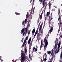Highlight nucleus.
<instances>
[{
  "mask_svg": "<svg viewBox=\"0 0 62 62\" xmlns=\"http://www.w3.org/2000/svg\"><path fill=\"white\" fill-rule=\"evenodd\" d=\"M61 18L60 19V22H61Z\"/></svg>",
  "mask_w": 62,
  "mask_h": 62,
  "instance_id": "obj_58",
  "label": "nucleus"
},
{
  "mask_svg": "<svg viewBox=\"0 0 62 62\" xmlns=\"http://www.w3.org/2000/svg\"><path fill=\"white\" fill-rule=\"evenodd\" d=\"M43 14V13L42 12L41 14L40 15V20L41 19H42V17Z\"/></svg>",
  "mask_w": 62,
  "mask_h": 62,
  "instance_id": "obj_10",
  "label": "nucleus"
},
{
  "mask_svg": "<svg viewBox=\"0 0 62 62\" xmlns=\"http://www.w3.org/2000/svg\"><path fill=\"white\" fill-rule=\"evenodd\" d=\"M59 31H60V30L59 29H58V33H59Z\"/></svg>",
  "mask_w": 62,
  "mask_h": 62,
  "instance_id": "obj_55",
  "label": "nucleus"
},
{
  "mask_svg": "<svg viewBox=\"0 0 62 62\" xmlns=\"http://www.w3.org/2000/svg\"><path fill=\"white\" fill-rule=\"evenodd\" d=\"M24 21L26 22L27 21V19H25Z\"/></svg>",
  "mask_w": 62,
  "mask_h": 62,
  "instance_id": "obj_49",
  "label": "nucleus"
},
{
  "mask_svg": "<svg viewBox=\"0 0 62 62\" xmlns=\"http://www.w3.org/2000/svg\"><path fill=\"white\" fill-rule=\"evenodd\" d=\"M55 8L54 9H52V11H54V9H55Z\"/></svg>",
  "mask_w": 62,
  "mask_h": 62,
  "instance_id": "obj_38",
  "label": "nucleus"
},
{
  "mask_svg": "<svg viewBox=\"0 0 62 62\" xmlns=\"http://www.w3.org/2000/svg\"><path fill=\"white\" fill-rule=\"evenodd\" d=\"M28 39V37L27 36L26 37L25 39L24 40V42H26V40H27Z\"/></svg>",
  "mask_w": 62,
  "mask_h": 62,
  "instance_id": "obj_7",
  "label": "nucleus"
},
{
  "mask_svg": "<svg viewBox=\"0 0 62 62\" xmlns=\"http://www.w3.org/2000/svg\"><path fill=\"white\" fill-rule=\"evenodd\" d=\"M35 51L36 52H37V48L36 47L35 49Z\"/></svg>",
  "mask_w": 62,
  "mask_h": 62,
  "instance_id": "obj_27",
  "label": "nucleus"
},
{
  "mask_svg": "<svg viewBox=\"0 0 62 62\" xmlns=\"http://www.w3.org/2000/svg\"><path fill=\"white\" fill-rule=\"evenodd\" d=\"M32 17H33V16H32V15H31L30 17V18H31V19H32Z\"/></svg>",
  "mask_w": 62,
  "mask_h": 62,
  "instance_id": "obj_48",
  "label": "nucleus"
},
{
  "mask_svg": "<svg viewBox=\"0 0 62 62\" xmlns=\"http://www.w3.org/2000/svg\"><path fill=\"white\" fill-rule=\"evenodd\" d=\"M30 55H30V54H29V58L30 57Z\"/></svg>",
  "mask_w": 62,
  "mask_h": 62,
  "instance_id": "obj_53",
  "label": "nucleus"
},
{
  "mask_svg": "<svg viewBox=\"0 0 62 62\" xmlns=\"http://www.w3.org/2000/svg\"><path fill=\"white\" fill-rule=\"evenodd\" d=\"M48 39H46V41L45 42L46 43H47V40Z\"/></svg>",
  "mask_w": 62,
  "mask_h": 62,
  "instance_id": "obj_40",
  "label": "nucleus"
},
{
  "mask_svg": "<svg viewBox=\"0 0 62 62\" xmlns=\"http://www.w3.org/2000/svg\"><path fill=\"white\" fill-rule=\"evenodd\" d=\"M58 11V12L59 13V14H60V10H59Z\"/></svg>",
  "mask_w": 62,
  "mask_h": 62,
  "instance_id": "obj_46",
  "label": "nucleus"
},
{
  "mask_svg": "<svg viewBox=\"0 0 62 62\" xmlns=\"http://www.w3.org/2000/svg\"><path fill=\"white\" fill-rule=\"evenodd\" d=\"M42 5H43V6H44V5H47V3L45 2V3H44V1H43L42 3Z\"/></svg>",
  "mask_w": 62,
  "mask_h": 62,
  "instance_id": "obj_8",
  "label": "nucleus"
},
{
  "mask_svg": "<svg viewBox=\"0 0 62 62\" xmlns=\"http://www.w3.org/2000/svg\"><path fill=\"white\" fill-rule=\"evenodd\" d=\"M47 60V59L46 58H45L44 59V61H46Z\"/></svg>",
  "mask_w": 62,
  "mask_h": 62,
  "instance_id": "obj_41",
  "label": "nucleus"
},
{
  "mask_svg": "<svg viewBox=\"0 0 62 62\" xmlns=\"http://www.w3.org/2000/svg\"><path fill=\"white\" fill-rule=\"evenodd\" d=\"M57 49H56L55 51V53H58L59 51H57Z\"/></svg>",
  "mask_w": 62,
  "mask_h": 62,
  "instance_id": "obj_28",
  "label": "nucleus"
},
{
  "mask_svg": "<svg viewBox=\"0 0 62 62\" xmlns=\"http://www.w3.org/2000/svg\"><path fill=\"white\" fill-rule=\"evenodd\" d=\"M25 43H26V42H24V43H23V45H22L23 47L24 46V45L25 44Z\"/></svg>",
  "mask_w": 62,
  "mask_h": 62,
  "instance_id": "obj_17",
  "label": "nucleus"
},
{
  "mask_svg": "<svg viewBox=\"0 0 62 62\" xmlns=\"http://www.w3.org/2000/svg\"><path fill=\"white\" fill-rule=\"evenodd\" d=\"M15 14L17 15H20V14L16 12Z\"/></svg>",
  "mask_w": 62,
  "mask_h": 62,
  "instance_id": "obj_25",
  "label": "nucleus"
},
{
  "mask_svg": "<svg viewBox=\"0 0 62 62\" xmlns=\"http://www.w3.org/2000/svg\"><path fill=\"white\" fill-rule=\"evenodd\" d=\"M50 15V12H47V16H49Z\"/></svg>",
  "mask_w": 62,
  "mask_h": 62,
  "instance_id": "obj_16",
  "label": "nucleus"
},
{
  "mask_svg": "<svg viewBox=\"0 0 62 62\" xmlns=\"http://www.w3.org/2000/svg\"><path fill=\"white\" fill-rule=\"evenodd\" d=\"M29 50H30V49H31V47L29 46Z\"/></svg>",
  "mask_w": 62,
  "mask_h": 62,
  "instance_id": "obj_56",
  "label": "nucleus"
},
{
  "mask_svg": "<svg viewBox=\"0 0 62 62\" xmlns=\"http://www.w3.org/2000/svg\"><path fill=\"white\" fill-rule=\"evenodd\" d=\"M1 60V62H3V60H2V59L1 60Z\"/></svg>",
  "mask_w": 62,
  "mask_h": 62,
  "instance_id": "obj_51",
  "label": "nucleus"
},
{
  "mask_svg": "<svg viewBox=\"0 0 62 62\" xmlns=\"http://www.w3.org/2000/svg\"><path fill=\"white\" fill-rule=\"evenodd\" d=\"M57 49V51H58H58H59L60 49Z\"/></svg>",
  "mask_w": 62,
  "mask_h": 62,
  "instance_id": "obj_57",
  "label": "nucleus"
},
{
  "mask_svg": "<svg viewBox=\"0 0 62 62\" xmlns=\"http://www.w3.org/2000/svg\"><path fill=\"white\" fill-rule=\"evenodd\" d=\"M39 2H41V3L42 2V0H39Z\"/></svg>",
  "mask_w": 62,
  "mask_h": 62,
  "instance_id": "obj_44",
  "label": "nucleus"
},
{
  "mask_svg": "<svg viewBox=\"0 0 62 62\" xmlns=\"http://www.w3.org/2000/svg\"><path fill=\"white\" fill-rule=\"evenodd\" d=\"M60 22V25H61V24H62V22L61 23V22Z\"/></svg>",
  "mask_w": 62,
  "mask_h": 62,
  "instance_id": "obj_37",
  "label": "nucleus"
},
{
  "mask_svg": "<svg viewBox=\"0 0 62 62\" xmlns=\"http://www.w3.org/2000/svg\"><path fill=\"white\" fill-rule=\"evenodd\" d=\"M35 29L34 28L32 30V34H34V33H35Z\"/></svg>",
  "mask_w": 62,
  "mask_h": 62,
  "instance_id": "obj_13",
  "label": "nucleus"
},
{
  "mask_svg": "<svg viewBox=\"0 0 62 62\" xmlns=\"http://www.w3.org/2000/svg\"><path fill=\"white\" fill-rule=\"evenodd\" d=\"M34 1H35V0H33L32 2L33 4L34 3Z\"/></svg>",
  "mask_w": 62,
  "mask_h": 62,
  "instance_id": "obj_42",
  "label": "nucleus"
},
{
  "mask_svg": "<svg viewBox=\"0 0 62 62\" xmlns=\"http://www.w3.org/2000/svg\"><path fill=\"white\" fill-rule=\"evenodd\" d=\"M54 26H52L51 27V28L50 29V30H49V31L50 32H48V34H51V32L52 31H53V28H54L53 27Z\"/></svg>",
  "mask_w": 62,
  "mask_h": 62,
  "instance_id": "obj_3",
  "label": "nucleus"
},
{
  "mask_svg": "<svg viewBox=\"0 0 62 62\" xmlns=\"http://www.w3.org/2000/svg\"><path fill=\"white\" fill-rule=\"evenodd\" d=\"M42 25L41 24L39 27V28H42Z\"/></svg>",
  "mask_w": 62,
  "mask_h": 62,
  "instance_id": "obj_26",
  "label": "nucleus"
},
{
  "mask_svg": "<svg viewBox=\"0 0 62 62\" xmlns=\"http://www.w3.org/2000/svg\"><path fill=\"white\" fill-rule=\"evenodd\" d=\"M32 1H33V0H31L30 2V3H31V2H32Z\"/></svg>",
  "mask_w": 62,
  "mask_h": 62,
  "instance_id": "obj_60",
  "label": "nucleus"
},
{
  "mask_svg": "<svg viewBox=\"0 0 62 62\" xmlns=\"http://www.w3.org/2000/svg\"><path fill=\"white\" fill-rule=\"evenodd\" d=\"M38 30L37 29L34 35V37H35V36H36V35L37 34V33H38Z\"/></svg>",
  "mask_w": 62,
  "mask_h": 62,
  "instance_id": "obj_11",
  "label": "nucleus"
},
{
  "mask_svg": "<svg viewBox=\"0 0 62 62\" xmlns=\"http://www.w3.org/2000/svg\"><path fill=\"white\" fill-rule=\"evenodd\" d=\"M25 59H27V56H26L25 57Z\"/></svg>",
  "mask_w": 62,
  "mask_h": 62,
  "instance_id": "obj_54",
  "label": "nucleus"
},
{
  "mask_svg": "<svg viewBox=\"0 0 62 62\" xmlns=\"http://www.w3.org/2000/svg\"><path fill=\"white\" fill-rule=\"evenodd\" d=\"M45 55H47V54H46V53L45 54Z\"/></svg>",
  "mask_w": 62,
  "mask_h": 62,
  "instance_id": "obj_64",
  "label": "nucleus"
},
{
  "mask_svg": "<svg viewBox=\"0 0 62 62\" xmlns=\"http://www.w3.org/2000/svg\"><path fill=\"white\" fill-rule=\"evenodd\" d=\"M37 36H40V35H39V33H37Z\"/></svg>",
  "mask_w": 62,
  "mask_h": 62,
  "instance_id": "obj_47",
  "label": "nucleus"
},
{
  "mask_svg": "<svg viewBox=\"0 0 62 62\" xmlns=\"http://www.w3.org/2000/svg\"><path fill=\"white\" fill-rule=\"evenodd\" d=\"M35 47H33V51H34V50H35Z\"/></svg>",
  "mask_w": 62,
  "mask_h": 62,
  "instance_id": "obj_30",
  "label": "nucleus"
},
{
  "mask_svg": "<svg viewBox=\"0 0 62 62\" xmlns=\"http://www.w3.org/2000/svg\"><path fill=\"white\" fill-rule=\"evenodd\" d=\"M53 52H54V50L53 49L52 50V52L51 53V55H52V57L50 59L52 60H53V59H54V53H53Z\"/></svg>",
  "mask_w": 62,
  "mask_h": 62,
  "instance_id": "obj_2",
  "label": "nucleus"
},
{
  "mask_svg": "<svg viewBox=\"0 0 62 62\" xmlns=\"http://www.w3.org/2000/svg\"><path fill=\"white\" fill-rule=\"evenodd\" d=\"M61 26V25H59V29L60 30V26Z\"/></svg>",
  "mask_w": 62,
  "mask_h": 62,
  "instance_id": "obj_50",
  "label": "nucleus"
},
{
  "mask_svg": "<svg viewBox=\"0 0 62 62\" xmlns=\"http://www.w3.org/2000/svg\"><path fill=\"white\" fill-rule=\"evenodd\" d=\"M24 24V21H23L22 22V24L23 25Z\"/></svg>",
  "mask_w": 62,
  "mask_h": 62,
  "instance_id": "obj_34",
  "label": "nucleus"
},
{
  "mask_svg": "<svg viewBox=\"0 0 62 62\" xmlns=\"http://www.w3.org/2000/svg\"><path fill=\"white\" fill-rule=\"evenodd\" d=\"M48 6H49V9H51V4L50 1H49V2Z\"/></svg>",
  "mask_w": 62,
  "mask_h": 62,
  "instance_id": "obj_5",
  "label": "nucleus"
},
{
  "mask_svg": "<svg viewBox=\"0 0 62 62\" xmlns=\"http://www.w3.org/2000/svg\"><path fill=\"white\" fill-rule=\"evenodd\" d=\"M41 30V28H39V30Z\"/></svg>",
  "mask_w": 62,
  "mask_h": 62,
  "instance_id": "obj_59",
  "label": "nucleus"
},
{
  "mask_svg": "<svg viewBox=\"0 0 62 62\" xmlns=\"http://www.w3.org/2000/svg\"><path fill=\"white\" fill-rule=\"evenodd\" d=\"M56 40H57V41H58V39L56 38Z\"/></svg>",
  "mask_w": 62,
  "mask_h": 62,
  "instance_id": "obj_63",
  "label": "nucleus"
},
{
  "mask_svg": "<svg viewBox=\"0 0 62 62\" xmlns=\"http://www.w3.org/2000/svg\"><path fill=\"white\" fill-rule=\"evenodd\" d=\"M32 11H31L30 13H32Z\"/></svg>",
  "mask_w": 62,
  "mask_h": 62,
  "instance_id": "obj_61",
  "label": "nucleus"
},
{
  "mask_svg": "<svg viewBox=\"0 0 62 62\" xmlns=\"http://www.w3.org/2000/svg\"><path fill=\"white\" fill-rule=\"evenodd\" d=\"M60 15H59V17L58 19V20L59 21H59H60Z\"/></svg>",
  "mask_w": 62,
  "mask_h": 62,
  "instance_id": "obj_23",
  "label": "nucleus"
},
{
  "mask_svg": "<svg viewBox=\"0 0 62 62\" xmlns=\"http://www.w3.org/2000/svg\"><path fill=\"white\" fill-rule=\"evenodd\" d=\"M44 40V42H45V41H46V37H45V39Z\"/></svg>",
  "mask_w": 62,
  "mask_h": 62,
  "instance_id": "obj_20",
  "label": "nucleus"
},
{
  "mask_svg": "<svg viewBox=\"0 0 62 62\" xmlns=\"http://www.w3.org/2000/svg\"><path fill=\"white\" fill-rule=\"evenodd\" d=\"M54 47L55 48H57V43H56L55 45H54Z\"/></svg>",
  "mask_w": 62,
  "mask_h": 62,
  "instance_id": "obj_19",
  "label": "nucleus"
},
{
  "mask_svg": "<svg viewBox=\"0 0 62 62\" xmlns=\"http://www.w3.org/2000/svg\"><path fill=\"white\" fill-rule=\"evenodd\" d=\"M25 34V32H23V36H24V35Z\"/></svg>",
  "mask_w": 62,
  "mask_h": 62,
  "instance_id": "obj_36",
  "label": "nucleus"
},
{
  "mask_svg": "<svg viewBox=\"0 0 62 62\" xmlns=\"http://www.w3.org/2000/svg\"><path fill=\"white\" fill-rule=\"evenodd\" d=\"M1 58H2V56H0V60H1V59H1Z\"/></svg>",
  "mask_w": 62,
  "mask_h": 62,
  "instance_id": "obj_45",
  "label": "nucleus"
},
{
  "mask_svg": "<svg viewBox=\"0 0 62 62\" xmlns=\"http://www.w3.org/2000/svg\"><path fill=\"white\" fill-rule=\"evenodd\" d=\"M42 39L41 41V44L40 46V47L42 48V46L43 45V43H42Z\"/></svg>",
  "mask_w": 62,
  "mask_h": 62,
  "instance_id": "obj_9",
  "label": "nucleus"
},
{
  "mask_svg": "<svg viewBox=\"0 0 62 62\" xmlns=\"http://www.w3.org/2000/svg\"><path fill=\"white\" fill-rule=\"evenodd\" d=\"M31 14H32V13H30V16H31Z\"/></svg>",
  "mask_w": 62,
  "mask_h": 62,
  "instance_id": "obj_52",
  "label": "nucleus"
},
{
  "mask_svg": "<svg viewBox=\"0 0 62 62\" xmlns=\"http://www.w3.org/2000/svg\"><path fill=\"white\" fill-rule=\"evenodd\" d=\"M47 18H48V17H47H47L46 16L45 17V20H46H46H47Z\"/></svg>",
  "mask_w": 62,
  "mask_h": 62,
  "instance_id": "obj_32",
  "label": "nucleus"
},
{
  "mask_svg": "<svg viewBox=\"0 0 62 62\" xmlns=\"http://www.w3.org/2000/svg\"><path fill=\"white\" fill-rule=\"evenodd\" d=\"M28 15V12L26 16V18H28L29 16Z\"/></svg>",
  "mask_w": 62,
  "mask_h": 62,
  "instance_id": "obj_14",
  "label": "nucleus"
},
{
  "mask_svg": "<svg viewBox=\"0 0 62 62\" xmlns=\"http://www.w3.org/2000/svg\"><path fill=\"white\" fill-rule=\"evenodd\" d=\"M21 59L20 60L21 62H24L25 60V54H23L22 52L21 54Z\"/></svg>",
  "mask_w": 62,
  "mask_h": 62,
  "instance_id": "obj_1",
  "label": "nucleus"
},
{
  "mask_svg": "<svg viewBox=\"0 0 62 62\" xmlns=\"http://www.w3.org/2000/svg\"><path fill=\"white\" fill-rule=\"evenodd\" d=\"M48 41L47 42V43L45 42V45L44 46V50H45V49H46V47H47V46L48 45Z\"/></svg>",
  "mask_w": 62,
  "mask_h": 62,
  "instance_id": "obj_4",
  "label": "nucleus"
},
{
  "mask_svg": "<svg viewBox=\"0 0 62 62\" xmlns=\"http://www.w3.org/2000/svg\"><path fill=\"white\" fill-rule=\"evenodd\" d=\"M53 60H52V59H50V62H52Z\"/></svg>",
  "mask_w": 62,
  "mask_h": 62,
  "instance_id": "obj_39",
  "label": "nucleus"
},
{
  "mask_svg": "<svg viewBox=\"0 0 62 62\" xmlns=\"http://www.w3.org/2000/svg\"><path fill=\"white\" fill-rule=\"evenodd\" d=\"M24 22L25 23H26V21H24Z\"/></svg>",
  "mask_w": 62,
  "mask_h": 62,
  "instance_id": "obj_62",
  "label": "nucleus"
},
{
  "mask_svg": "<svg viewBox=\"0 0 62 62\" xmlns=\"http://www.w3.org/2000/svg\"><path fill=\"white\" fill-rule=\"evenodd\" d=\"M43 29H42L41 30V33L42 34V33H43Z\"/></svg>",
  "mask_w": 62,
  "mask_h": 62,
  "instance_id": "obj_29",
  "label": "nucleus"
},
{
  "mask_svg": "<svg viewBox=\"0 0 62 62\" xmlns=\"http://www.w3.org/2000/svg\"><path fill=\"white\" fill-rule=\"evenodd\" d=\"M25 34H26V33H27V28H25Z\"/></svg>",
  "mask_w": 62,
  "mask_h": 62,
  "instance_id": "obj_15",
  "label": "nucleus"
},
{
  "mask_svg": "<svg viewBox=\"0 0 62 62\" xmlns=\"http://www.w3.org/2000/svg\"><path fill=\"white\" fill-rule=\"evenodd\" d=\"M31 38L30 37L28 41V44H30V42H31Z\"/></svg>",
  "mask_w": 62,
  "mask_h": 62,
  "instance_id": "obj_6",
  "label": "nucleus"
},
{
  "mask_svg": "<svg viewBox=\"0 0 62 62\" xmlns=\"http://www.w3.org/2000/svg\"><path fill=\"white\" fill-rule=\"evenodd\" d=\"M61 42H59L58 46H60V45H61Z\"/></svg>",
  "mask_w": 62,
  "mask_h": 62,
  "instance_id": "obj_24",
  "label": "nucleus"
},
{
  "mask_svg": "<svg viewBox=\"0 0 62 62\" xmlns=\"http://www.w3.org/2000/svg\"><path fill=\"white\" fill-rule=\"evenodd\" d=\"M60 46L58 45L57 49H60Z\"/></svg>",
  "mask_w": 62,
  "mask_h": 62,
  "instance_id": "obj_35",
  "label": "nucleus"
},
{
  "mask_svg": "<svg viewBox=\"0 0 62 62\" xmlns=\"http://www.w3.org/2000/svg\"><path fill=\"white\" fill-rule=\"evenodd\" d=\"M44 6H45V8H46L47 6V4H46V5H45Z\"/></svg>",
  "mask_w": 62,
  "mask_h": 62,
  "instance_id": "obj_31",
  "label": "nucleus"
},
{
  "mask_svg": "<svg viewBox=\"0 0 62 62\" xmlns=\"http://www.w3.org/2000/svg\"><path fill=\"white\" fill-rule=\"evenodd\" d=\"M31 31V30H30L29 31L28 33V34L29 35L30 34V32Z\"/></svg>",
  "mask_w": 62,
  "mask_h": 62,
  "instance_id": "obj_33",
  "label": "nucleus"
},
{
  "mask_svg": "<svg viewBox=\"0 0 62 62\" xmlns=\"http://www.w3.org/2000/svg\"><path fill=\"white\" fill-rule=\"evenodd\" d=\"M27 52V49H26V48H25V54H25V53H26V52Z\"/></svg>",
  "mask_w": 62,
  "mask_h": 62,
  "instance_id": "obj_18",
  "label": "nucleus"
},
{
  "mask_svg": "<svg viewBox=\"0 0 62 62\" xmlns=\"http://www.w3.org/2000/svg\"><path fill=\"white\" fill-rule=\"evenodd\" d=\"M60 57L61 58H62V54H61Z\"/></svg>",
  "mask_w": 62,
  "mask_h": 62,
  "instance_id": "obj_43",
  "label": "nucleus"
},
{
  "mask_svg": "<svg viewBox=\"0 0 62 62\" xmlns=\"http://www.w3.org/2000/svg\"><path fill=\"white\" fill-rule=\"evenodd\" d=\"M49 27L50 26V25H51V22H50V21H49Z\"/></svg>",
  "mask_w": 62,
  "mask_h": 62,
  "instance_id": "obj_22",
  "label": "nucleus"
},
{
  "mask_svg": "<svg viewBox=\"0 0 62 62\" xmlns=\"http://www.w3.org/2000/svg\"><path fill=\"white\" fill-rule=\"evenodd\" d=\"M24 31V29H22V30H21V34H22V33H23V32Z\"/></svg>",
  "mask_w": 62,
  "mask_h": 62,
  "instance_id": "obj_12",
  "label": "nucleus"
},
{
  "mask_svg": "<svg viewBox=\"0 0 62 62\" xmlns=\"http://www.w3.org/2000/svg\"><path fill=\"white\" fill-rule=\"evenodd\" d=\"M51 53V52L50 51H49L48 52V54H50Z\"/></svg>",
  "mask_w": 62,
  "mask_h": 62,
  "instance_id": "obj_21",
  "label": "nucleus"
}]
</instances>
